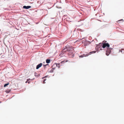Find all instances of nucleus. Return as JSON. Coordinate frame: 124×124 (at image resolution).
<instances>
[{
  "instance_id": "obj_1",
  "label": "nucleus",
  "mask_w": 124,
  "mask_h": 124,
  "mask_svg": "<svg viewBox=\"0 0 124 124\" xmlns=\"http://www.w3.org/2000/svg\"><path fill=\"white\" fill-rule=\"evenodd\" d=\"M96 52V51H92L90 52L89 53L87 54H83V57H86L88 56V55L91 54H92L95 53Z\"/></svg>"
},
{
  "instance_id": "obj_2",
  "label": "nucleus",
  "mask_w": 124,
  "mask_h": 124,
  "mask_svg": "<svg viewBox=\"0 0 124 124\" xmlns=\"http://www.w3.org/2000/svg\"><path fill=\"white\" fill-rule=\"evenodd\" d=\"M109 46V45L108 43H104L102 46V47L103 48H104L106 47L108 48Z\"/></svg>"
},
{
  "instance_id": "obj_3",
  "label": "nucleus",
  "mask_w": 124,
  "mask_h": 124,
  "mask_svg": "<svg viewBox=\"0 0 124 124\" xmlns=\"http://www.w3.org/2000/svg\"><path fill=\"white\" fill-rule=\"evenodd\" d=\"M60 64H57V63H54V64L52 66V69H55L54 68V66L58 67V68L60 67Z\"/></svg>"
},
{
  "instance_id": "obj_4",
  "label": "nucleus",
  "mask_w": 124,
  "mask_h": 124,
  "mask_svg": "<svg viewBox=\"0 0 124 124\" xmlns=\"http://www.w3.org/2000/svg\"><path fill=\"white\" fill-rule=\"evenodd\" d=\"M68 54V55H70V57L73 58L74 56V55L73 54L72 50Z\"/></svg>"
},
{
  "instance_id": "obj_5",
  "label": "nucleus",
  "mask_w": 124,
  "mask_h": 124,
  "mask_svg": "<svg viewBox=\"0 0 124 124\" xmlns=\"http://www.w3.org/2000/svg\"><path fill=\"white\" fill-rule=\"evenodd\" d=\"M42 63H40V64H39L38 65H37L36 66V69H39L40 67L42 66Z\"/></svg>"
},
{
  "instance_id": "obj_6",
  "label": "nucleus",
  "mask_w": 124,
  "mask_h": 124,
  "mask_svg": "<svg viewBox=\"0 0 124 124\" xmlns=\"http://www.w3.org/2000/svg\"><path fill=\"white\" fill-rule=\"evenodd\" d=\"M111 52V51H110V50H108L106 51V55L108 56L109 55V54Z\"/></svg>"
},
{
  "instance_id": "obj_7",
  "label": "nucleus",
  "mask_w": 124,
  "mask_h": 124,
  "mask_svg": "<svg viewBox=\"0 0 124 124\" xmlns=\"http://www.w3.org/2000/svg\"><path fill=\"white\" fill-rule=\"evenodd\" d=\"M23 8H24L26 9H28L31 8V7L30 6H24Z\"/></svg>"
},
{
  "instance_id": "obj_8",
  "label": "nucleus",
  "mask_w": 124,
  "mask_h": 124,
  "mask_svg": "<svg viewBox=\"0 0 124 124\" xmlns=\"http://www.w3.org/2000/svg\"><path fill=\"white\" fill-rule=\"evenodd\" d=\"M50 59H46V62L47 63H49L50 62Z\"/></svg>"
},
{
  "instance_id": "obj_9",
  "label": "nucleus",
  "mask_w": 124,
  "mask_h": 124,
  "mask_svg": "<svg viewBox=\"0 0 124 124\" xmlns=\"http://www.w3.org/2000/svg\"><path fill=\"white\" fill-rule=\"evenodd\" d=\"M67 50L66 51L68 52H70L71 51H72V50H71V49L70 48H68L66 49Z\"/></svg>"
},
{
  "instance_id": "obj_10",
  "label": "nucleus",
  "mask_w": 124,
  "mask_h": 124,
  "mask_svg": "<svg viewBox=\"0 0 124 124\" xmlns=\"http://www.w3.org/2000/svg\"><path fill=\"white\" fill-rule=\"evenodd\" d=\"M9 84V83H8L5 84L4 85V87H6Z\"/></svg>"
},
{
  "instance_id": "obj_11",
  "label": "nucleus",
  "mask_w": 124,
  "mask_h": 124,
  "mask_svg": "<svg viewBox=\"0 0 124 124\" xmlns=\"http://www.w3.org/2000/svg\"><path fill=\"white\" fill-rule=\"evenodd\" d=\"M121 21H123V19H121L120 20H119L118 21H117V22L118 23H119V22Z\"/></svg>"
},
{
  "instance_id": "obj_12",
  "label": "nucleus",
  "mask_w": 124,
  "mask_h": 124,
  "mask_svg": "<svg viewBox=\"0 0 124 124\" xmlns=\"http://www.w3.org/2000/svg\"><path fill=\"white\" fill-rule=\"evenodd\" d=\"M46 79H44V81H43V83L44 84H45L46 83V82H45V81H46Z\"/></svg>"
},
{
  "instance_id": "obj_13",
  "label": "nucleus",
  "mask_w": 124,
  "mask_h": 124,
  "mask_svg": "<svg viewBox=\"0 0 124 124\" xmlns=\"http://www.w3.org/2000/svg\"><path fill=\"white\" fill-rule=\"evenodd\" d=\"M108 50H110V51H111V50L112 49V48H109L107 49Z\"/></svg>"
},
{
  "instance_id": "obj_14",
  "label": "nucleus",
  "mask_w": 124,
  "mask_h": 124,
  "mask_svg": "<svg viewBox=\"0 0 124 124\" xmlns=\"http://www.w3.org/2000/svg\"><path fill=\"white\" fill-rule=\"evenodd\" d=\"M49 65L48 64H47L46 65H43V66L44 67H45V66H47L48 65Z\"/></svg>"
},
{
  "instance_id": "obj_15",
  "label": "nucleus",
  "mask_w": 124,
  "mask_h": 124,
  "mask_svg": "<svg viewBox=\"0 0 124 124\" xmlns=\"http://www.w3.org/2000/svg\"><path fill=\"white\" fill-rule=\"evenodd\" d=\"M79 57L80 58H83V55H82L80 56H79Z\"/></svg>"
},
{
  "instance_id": "obj_16",
  "label": "nucleus",
  "mask_w": 124,
  "mask_h": 124,
  "mask_svg": "<svg viewBox=\"0 0 124 124\" xmlns=\"http://www.w3.org/2000/svg\"><path fill=\"white\" fill-rule=\"evenodd\" d=\"M53 72V70L52 69L50 71V72Z\"/></svg>"
},
{
  "instance_id": "obj_17",
  "label": "nucleus",
  "mask_w": 124,
  "mask_h": 124,
  "mask_svg": "<svg viewBox=\"0 0 124 124\" xmlns=\"http://www.w3.org/2000/svg\"><path fill=\"white\" fill-rule=\"evenodd\" d=\"M28 80H29V79H27V81H26V82H25V83H27V81H28Z\"/></svg>"
},
{
  "instance_id": "obj_18",
  "label": "nucleus",
  "mask_w": 124,
  "mask_h": 124,
  "mask_svg": "<svg viewBox=\"0 0 124 124\" xmlns=\"http://www.w3.org/2000/svg\"><path fill=\"white\" fill-rule=\"evenodd\" d=\"M56 67L54 66V68L55 69Z\"/></svg>"
},
{
  "instance_id": "obj_19",
  "label": "nucleus",
  "mask_w": 124,
  "mask_h": 124,
  "mask_svg": "<svg viewBox=\"0 0 124 124\" xmlns=\"http://www.w3.org/2000/svg\"><path fill=\"white\" fill-rule=\"evenodd\" d=\"M120 51L121 52H122V50Z\"/></svg>"
},
{
  "instance_id": "obj_20",
  "label": "nucleus",
  "mask_w": 124,
  "mask_h": 124,
  "mask_svg": "<svg viewBox=\"0 0 124 124\" xmlns=\"http://www.w3.org/2000/svg\"><path fill=\"white\" fill-rule=\"evenodd\" d=\"M44 67V68H45V67H46V66H45V67Z\"/></svg>"
},
{
  "instance_id": "obj_21",
  "label": "nucleus",
  "mask_w": 124,
  "mask_h": 124,
  "mask_svg": "<svg viewBox=\"0 0 124 124\" xmlns=\"http://www.w3.org/2000/svg\"><path fill=\"white\" fill-rule=\"evenodd\" d=\"M61 62V63L62 62Z\"/></svg>"
}]
</instances>
